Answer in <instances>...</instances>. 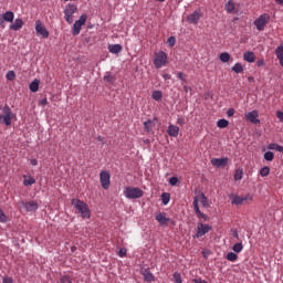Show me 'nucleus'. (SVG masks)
I'll use <instances>...</instances> for the list:
<instances>
[{"mask_svg": "<svg viewBox=\"0 0 283 283\" xmlns=\"http://www.w3.org/2000/svg\"><path fill=\"white\" fill-rule=\"evenodd\" d=\"M71 205L72 207H74L77 213H81L82 218L84 219L91 218V211H90V207H87V203H85L81 199H72Z\"/></svg>", "mask_w": 283, "mask_h": 283, "instance_id": "obj_1", "label": "nucleus"}, {"mask_svg": "<svg viewBox=\"0 0 283 283\" xmlns=\"http://www.w3.org/2000/svg\"><path fill=\"white\" fill-rule=\"evenodd\" d=\"M2 114L0 115V123L1 125H6L10 127L12 125V119L14 117V113H12V108L8 104L0 107Z\"/></svg>", "mask_w": 283, "mask_h": 283, "instance_id": "obj_2", "label": "nucleus"}, {"mask_svg": "<svg viewBox=\"0 0 283 283\" xmlns=\"http://www.w3.org/2000/svg\"><path fill=\"white\" fill-rule=\"evenodd\" d=\"M124 196H126V198H128V200H136L138 198H143L144 192L140 188L126 187L124 190Z\"/></svg>", "mask_w": 283, "mask_h": 283, "instance_id": "obj_3", "label": "nucleus"}, {"mask_svg": "<svg viewBox=\"0 0 283 283\" xmlns=\"http://www.w3.org/2000/svg\"><path fill=\"white\" fill-rule=\"evenodd\" d=\"M78 10L76 4L69 3L64 9V19L66 23H74V13Z\"/></svg>", "mask_w": 283, "mask_h": 283, "instance_id": "obj_4", "label": "nucleus"}, {"mask_svg": "<svg viewBox=\"0 0 283 283\" xmlns=\"http://www.w3.org/2000/svg\"><path fill=\"white\" fill-rule=\"evenodd\" d=\"M271 21V15L269 13L261 14L256 20H254L253 24L255 25L259 32H262L264 28H266V23Z\"/></svg>", "mask_w": 283, "mask_h": 283, "instance_id": "obj_5", "label": "nucleus"}, {"mask_svg": "<svg viewBox=\"0 0 283 283\" xmlns=\"http://www.w3.org/2000/svg\"><path fill=\"white\" fill-rule=\"evenodd\" d=\"M167 61H168L167 53H165L164 51H160L155 54L154 65L157 70H160V67H163L164 65H167Z\"/></svg>", "mask_w": 283, "mask_h": 283, "instance_id": "obj_6", "label": "nucleus"}, {"mask_svg": "<svg viewBox=\"0 0 283 283\" xmlns=\"http://www.w3.org/2000/svg\"><path fill=\"white\" fill-rule=\"evenodd\" d=\"M86 21H87V14H82L80 19L74 22L73 29H72L73 36H78V34H81V28L85 25Z\"/></svg>", "mask_w": 283, "mask_h": 283, "instance_id": "obj_7", "label": "nucleus"}, {"mask_svg": "<svg viewBox=\"0 0 283 283\" xmlns=\"http://www.w3.org/2000/svg\"><path fill=\"white\" fill-rule=\"evenodd\" d=\"M35 32L38 36H42V39H49L50 38V31L45 28V24L41 22V20H38L35 22Z\"/></svg>", "mask_w": 283, "mask_h": 283, "instance_id": "obj_8", "label": "nucleus"}, {"mask_svg": "<svg viewBox=\"0 0 283 283\" xmlns=\"http://www.w3.org/2000/svg\"><path fill=\"white\" fill-rule=\"evenodd\" d=\"M155 220H157V222H159V224L161 227H167V224H176L175 220H171L170 218H167V213L166 212H159L156 217Z\"/></svg>", "mask_w": 283, "mask_h": 283, "instance_id": "obj_9", "label": "nucleus"}, {"mask_svg": "<svg viewBox=\"0 0 283 283\" xmlns=\"http://www.w3.org/2000/svg\"><path fill=\"white\" fill-rule=\"evenodd\" d=\"M111 175H109V171H105V170H102L101 174H99V181H101V185L103 187V189H109V185H112L111 182Z\"/></svg>", "mask_w": 283, "mask_h": 283, "instance_id": "obj_10", "label": "nucleus"}, {"mask_svg": "<svg viewBox=\"0 0 283 283\" xmlns=\"http://www.w3.org/2000/svg\"><path fill=\"white\" fill-rule=\"evenodd\" d=\"M212 227L209 224L198 223L195 238H202V235H207V233H209Z\"/></svg>", "mask_w": 283, "mask_h": 283, "instance_id": "obj_11", "label": "nucleus"}, {"mask_svg": "<svg viewBox=\"0 0 283 283\" xmlns=\"http://www.w3.org/2000/svg\"><path fill=\"white\" fill-rule=\"evenodd\" d=\"M200 19H202V11L200 9H197L190 15H188L187 21L188 23H192L193 25H197Z\"/></svg>", "mask_w": 283, "mask_h": 283, "instance_id": "obj_12", "label": "nucleus"}, {"mask_svg": "<svg viewBox=\"0 0 283 283\" xmlns=\"http://www.w3.org/2000/svg\"><path fill=\"white\" fill-rule=\"evenodd\" d=\"M140 273L144 276L145 282H156V276H154V273H151L149 268L142 269Z\"/></svg>", "mask_w": 283, "mask_h": 283, "instance_id": "obj_13", "label": "nucleus"}, {"mask_svg": "<svg viewBox=\"0 0 283 283\" xmlns=\"http://www.w3.org/2000/svg\"><path fill=\"white\" fill-rule=\"evenodd\" d=\"M258 116V111H252L245 114V119L249 120V123H252L253 125H258L260 123Z\"/></svg>", "mask_w": 283, "mask_h": 283, "instance_id": "obj_14", "label": "nucleus"}, {"mask_svg": "<svg viewBox=\"0 0 283 283\" xmlns=\"http://www.w3.org/2000/svg\"><path fill=\"white\" fill-rule=\"evenodd\" d=\"M229 163V158H212L211 159V165L212 167H226Z\"/></svg>", "mask_w": 283, "mask_h": 283, "instance_id": "obj_15", "label": "nucleus"}, {"mask_svg": "<svg viewBox=\"0 0 283 283\" xmlns=\"http://www.w3.org/2000/svg\"><path fill=\"white\" fill-rule=\"evenodd\" d=\"M156 120H158V117H154V119H148L144 122V129L149 134L154 127H156Z\"/></svg>", "mask_w": 283, "mask_h": 283, "instance_id": "obj_16", "label": "nucleus"}, {"mask_svg": "<svg viewBox=\"0 0 283 283\" xmlns=\"http://www.w3.org/2000/svg\"><path fill=\"white\" fill-rule=\"evenodd\" d=\"M22 207H24L25 211H36L39 209V202L34 200L22 202Z\"/></svg>", "mask_w": 283, "mask_h": 283, "instance_id": "obj_17", "label": "nucleus"}, {"mask_svg": "<svg viewBox=\"0 0 283 283\" xmlns=\"http://www.w3.org/2000/svg\"><path fill=\"white\" fill-rule=\"evenodd\" d=\"M247 200H251V196H247V197H241V196H233L232 197V205H244V202H247Z\"/></svg>", "mask_w": 283, "mask_h": 283, "instance_id": "obj_18", "label": "nucleus"}, {"mask_svg": "<svg viewBox=\"0 0 283 283\" xmlns=\"http://www.w3.org/2000/svg\"><path fill=\"white\" fill-rule=\"evenodd\" d=\"M167 133H168V135H170L172 138H177V136L180 134V127H178V126H176V125H169Z\"/></svg>", "mask_w": 283, "mask_h": 283, "instance_id": "obj_19", "label": "nucleus"}, {"mask_svg": "<svg viewBox=\"0 0 283 283\" xmlns=\"http://www.w3.org/2000/svg\"><path fill=\"white\" fill-rule=\"evenodd\" d=\"M243 60H245L247 63H255V53H253V51L244 52Z\"/></svg>", "mask_w": 283, "mask_h": 283, "instance_id": "obj_20", "label": "nucleus"}, {"mask_svg": "<svg viewBox=\"0 0 283 283\" xmlns=\"http://www.w3.org/2000/svg\"><path fill=\"white\" fill-rule=\"evenodd\" d=\"M108 51L111 52V54H120V52H123V45L111 44L108 45Z\"/></svg>", "mask_w": 283, "mask_h": 283, "instance_id": "obj_21", "label": "nucleus"}, {"mask_svg": "<svg viewBox=\"0 0 283 283\" xmlns=\"http://www.w3.org/2000/svg\"><path fill=\"white\" fill-rule=\"evenodd\" d=\"M224 10H226V12H228V14L235 12V1L229 0L226 3Z\"/></svg>", "mask_w": 283, "mask_h": 283, "instance_id": "obj_22", "label": "nucleus"}, {"mask_svg": "<svg viewBox=\"0 0 283 283\" xmlns=\"http://www.w3.org/2000/svg\"><path fill=\"white\" fill-rule=\"evenodd\" d=\"M23 28V20L15 19L14 23L10 25V30H14V32L19 31Z\"/></svg>", "mask_w": 283, "mask_h": 283, "instance_id": "obj_23", "label": "nucleus"}, {"mask_svg": "<svg viewBox=\"0 0 283 283\" xmlns=\"http://www.w3.org/2000/svg\"><path fill=\"white\" fill-rule=\"evenodd\" d=\"M2 20H3V23H4V21L12 23V21H14V12H12V11L4 12L2 15Z\"/></svg>", "mask_w": 283, "mask_h": 283, "instance_id": "obj_24", "label": "nucleus"}, {"mask_svg": "<svg viewBox=\"0 0 283 283\" xmlns=\"http://www.w3.org/2000/svg\"><path fill=\"white\" fill-rule=\"evenodd\" d=\"M40 83H41V81H39V80H34L33 82H31L29 85L30 92H39Z\"/></svg>", "mask_w": 283, "mask_h": 283, "instance_id": "obj_25", "label": "nucleus"}, {"mask_svg": "<svg viewBox=\"0 0 283 283\" xmlns=\"http://www.w3.org/2000/svg\"><path fill=\"white\" fill-rule=\"evenodd\" d=\"M219 59L222 63H229L231 61V54H229V52H223L219 55Z\"/></svg>", "mask_w": 283, "mask_h": 283, "instance_id": "obj_26", "label": "nucleus"}, {"mask_svg": "<svg viewBox=\"0 0 283 283\" xmlns=\"http://www.w3.org/2000/svg\"><path fill=\"white\" fill-rule=\"evenodd\" d=\"M232 72H234L235 74H242V72H244V66H242L241 63H235L233 66H232Z\"/></svg>", "mask_w": 283, "mask_h": 283, "instance_id": "obj_27", "label": "nucleus"}, {"mask_svg": "<svg viewBox=\"0 0 283 283\" xmlns=\"http://www.w3.org/2000/svg\"><path fill=\"white\" fill-rule=\"evenodd\" d=\"M264 160H266L268 163H273L274 158H275V154H273V151H266L263 155Z\"/></svg>", "mask_w": 283, "mask_h": 283, "instance_id": "obj_28", "label": "nucleus"}, {"mask_svg": "<svg viewBox=\"0 0 283 283\" xmlns=\"http://www.w3.org/2000/svg\"><path fill=\"white\" fill-rule=\"evenodd\" d=\"M271 174V168L269 166H264L263 168L260 169V176L262 178H266Z\"/></svg>", "mask_w": 283, "mask_h": 283, "instance_id": "obj_29", "label": "nucleus"}, {"mask_svg": "<svg viewBox=\"0 0 283 283\" xmlns=\"http://www.w3.org/2000/svg\"><path fill=\"white\" fill-rule=\"evenodd\" d=\"M170 200H171V195L169 192H164L161 195V202H163V205H169Z\"/></svg>", "mask_w": 283, "mask_h": 283, "instance_id": "obj_30", "label": "nucleus"}, {"mask_svg": "<svg viewBox=\"0 0 283 283\" xmlns=\"http://www.w3.org/2000/svg\"><path fill=\"white\" fill-rule=\"evenodd\" d=\"M217 127H219L220 129H224V128L229 127V120H227V119H219L217 122Z\"/></svg>", "mask_w": 283, "mask_h": 283, "instance_id": "obj_31", "label": "nucleus"}, {"mask_svg": "<svg viewBox=\"0 0 283 283\" xmlns=\"http://www.w3.org/2000/svg\"><path fill=\"white\" fill-rule=\"evenodd\" d=\"M268 149H273L275 151H279L280 154H283V146H280L279 144H270L268 146Z\"/></svg>", "mask_w": 283, "mask_h": 283, "instance_id": "obj_32", "label": "nucleus"}, {"mask_svg": "<svg viewBox=\"0 0 283 283\" xmlns=\"http://www.w3.org/2000/svg\"><path fill=\"white\" fill-rule=\"evenodd\" d=\"M243 177L244 170H242V168L237 169L234 172V180H242Z\"/></svg>", "mask_w": 283, "mask_h": 283, "instance_id": "obj_33", "label": "nucleus"}, {"mask_svg": "<svg viewBox=\"0 0 283 283\" xmlns=\"http://www.w3.org/2000/svg\"><path fill=\"white\" fill-rule=\"evenodd\" d=\"M154 101H163V92L161 91H154L151 94Z\"/></svg>", "mask_w": 283, "mask_h": 283, "instance_id": "obj_34", "label": "nucleus"}, {"mask_svg": "<svg viewBox=\"0 0 283 283\" xmlns=\"http://www.w3.org/2000/svg\"><path fill=\"white\" fill-rule=\"evenodd\" d=\"M36 179H34L33 177H29L28 179L23 180V185L24 187H32V185H35Z\"/></svg>", "mask_w": 283, "mask_h": 283, "instance_id": "obj_35", "label": "nucleus"}, {"mask_svg": "<svg viewBox=\"0 0 283 283\" xmlns=\"http://www.w3.org/2000/svg\"><path fill=\"white\" fill-rule=\"evenodd\" d=\"M199 200H200L202 207H209V199L207 198V196H205V193H201L199 196Z\"/></svg>", "mask_w": 283, "mask_h": 283, "instance_id": "obj_36", "label": "nucleus"}, {"mask_svg": "<svg viewBox=\"0 0 283 283\" xmlns=\"http://www.w3.org/2000/svg\"><path fill=\"white\" fill-rule=\"evenodd\" d=\"M242 249H244V245L242 244V242L235 243V244L232 247V251H234V253H241V252H242Z\"/></svg>", "mask_w": 283, "mask_h": 283, "instance_id": "obj_37", "label": "nucleus"}, {"mask_svg": "<svg viewBox=\"0 0 283 283\" xmlns=\"http://www.w3.org/2000/svg\"><path fill=\"white\" fill-rule=\"evenodd\" d=\"M226 259L229 262H235V260H238V254L235 252H229L226 256Z\"/></svg>", "mask_w": 283, "mask_h": 283, "instance_id": "obj_38", "label": "nucleus"}, {"mask_svg": "<svg viewBox=\"0 0 283 283\" xmlns=\"http://www.w3.org/2000/svg\"><path fill=\"white\" fill-rule=\"evenodd\" d=\"M104 81L105 83H114V81H116V77L112 75V73H106V75L104 76Z\"/></svg>", "mask_w": 283, "mask_h": 283, "instance_id": "obj_39", "label": "nucleus"}, {"mask_svg": "<svg viewBox=\"0 0 283 283\" xmlns=\"http://www.w3.org/2000/svg\"><path fill=\"white\" fill-rule=\"evenodd\" d=\"M193 209H195L196 216H197L198 213H200V207L198 206V197H195V198H193Z\"/></svg>", "mask_w": 283, "mask_h": 283, "instance_id": "obj_40", "label": "nucleus"}, {"mask_svg": "<svg viewBox=\"0 0 283 283\" xmlns=\"http://www.w3.org/2000/svg\"><path fill=\"white\" fill-rule=\"evenodd\" d=\"M60 283H72V277L70 275H62L60 277Z\"/></svg>", "mask_w": 283, "mask_h": 283, "instance_id": "obj_41", "label": "nucleus"}, {"mask_svg": "<svg viewBox=\"0 0 283 283\" xmlns=\"http://www.w3.org/2000/svg\"><path fill=\"white\" fill-rule=\"evenodd\" d=\"M6 76H7L8 81H14V78H17V74L14 73V71L7 72Z\"/></svg>", "mask_w": 283, "mask_h": 283, "instance_id": "obj_42", "label": "nucleus"}, {"mask_svg": "<svg viewBox=\"0 0 283 283\" xmlns=\"http://www.w3.org/2000/svg\"><path fill=\"white\" fill-rule=\"evenodd\" d=\"M174 280L176 283H182V275L179 272H175Z\"/></svg>", "mask_w": 283, "mask_h": 283, "instance_id": "obj_43", "label": "nucleus"}, {"mask_svg": "<svg viewBox=\"0 0 283 283\" xmlns=\"http://www.w3.org/2000/svg\"><path fill=\"white\" fill-rule=\"evenodd\" d=\"M169 185H170L171 187H176V186L178 185V177H171V178L169 179Z\"/></svg>", "mask_w": 283, "mask_h": 283, "instance_id": "obj_44", "label": "nucleus"}, {"mask_svg": "<svg viewBox=\"0 0 283 283\" xmlns=\"http://www.w3.org/2000/svg\"><path fill=\"white\" fill-rule=\"evenodd\" d=\"M167 43H168V45H169L170 48H174V45H176V38H175V36L168 38Z\"/></svg>", "mask_w": 283, "mask_h": 283, "instance_id": "obj_45", "label": "nucleus"}, {"mask_svg": "<svg viewBox=\"0 0 283 283\" xmlns=\"http://www.w3.org/2000/svg\"><path fill=\"white\" fill-rule=\"evenodd\" d=\"M198 218H201L202 220H205L206 222L209 220V216H207L206 213H203L202 211L197 213Z\"/></svg>", "mask_w": 283, "mask_h": 283, "instance_id": "obj_46", "label": "nucleus"}, {"mask_svg": "<svg viewBox=\"0 0 283 283\" xmlns=\"http://www.w3.org/2000/svg\"><path fill=\"white\" fill-rule=\"evenodd\" d=\"M0 222H8V217L3 213V210L0 209Z\"/></svg>", "mask_w": 283, "mask_h": 283, "instance_id": "obj_47", "label": "nucleus"}, {"mask_svg": "<svg viewBox=\"0 0 283 283\" xmlns=\"http://www.w3.org/2000/svg\"><path fill=\"white\" fill-rule=\"evenodd\" d=\"M2 283H14V279L12 276H3Z\"/></svg>", "mask_w": 283, "mask_h": 283, "instance_id": "obj_48", "label": "nucleus"}, {"mask_svg": "<svg viewBox=\"0 0 283 283\" xmlns=\"http://www.w3.org/2000/svg\"><path fill=\"white\" fill-rule=\"evenodd\" d=\"M177 76H178V78H179L180 81H184V83H187V76H185V73L179 72V73L177 74Z\"/></svg>", "mask_w": 283, "mask_h": 283, "instance_id": "obj_49", "label": "nucleus"}, {"mask_svg": "<svg viewBox=\"0 0 283 283\" xmlns=\"http://www.w3.org/2000/svg\"><path fill=\"white\" fill-rule=\"evenodd\" d=\"M118 255H119V258H125L127 255V250L126 249H120L118 251Z\"/></svg>", "mask_w": 283, "mask_h": 283, "instance_id": "obj_50", "label": "nucleus"}, {"mask_svg": "<svg viewBox=\"0 0 283 283\" xmlns=\"http://www.w3.org/2000/svg\"><path fill=\"white\" fill-rule=\"evenodd\" d=\"M233 114H235V109L230 108V109L227 111V116H228V118L233 117Z\"/></svg>", "mask_w": 283, "mask_h": 283, "instance_id": "obj_51", "label": "nucleus"}, {"mask_svg": "<svg viewBox=\"0 0 283 283\" xmlns=\"http://www.w3.org/2000/svg\"><path fill=\"white\" fill-rule=\"evenodd\" d=\"M276 118H279V120H280L281 123H283V112H282V111H277V112H276Z\"/></svg>", "mask_w": 283, "mask_h": 283, "instance_id": "obj_52", "label": "nucleus"}, {"mask_svg": "<svg viewBox=\"0 0 283 283\" xmlns=\"http://www.w3.org/2000/svg\"><path fill=\"white\" fill-rule=\"evenodd\" d=\"M256 65H258V67H264V65H265L264 59L258 60Z\"/></svg>", "mask_w": 283, "mask_h": 283, "instance_id": "obj_53", "label": "nucleus"}, {"mask_svg": "<svg viewBox=\"0 0 283 283\" xmlns=\"http://www.w3.org/2000/svg\"><path fill=\"white\" fill-rule=\"evenodd\" d=\"M177 124H178V125H185V118L179 117V118L177 119Z\"/></svg>", "mask_w": 283, "mask_h": 283, "instance_id": "obj_54", "label": "nucleus"}, {"mask_svg": "<svg viewBox=\"0 0 283 283\" xmlns=\"http://www.w3.org/2000/svg\"><path fill=\"white\" fill-rule=\"evenodd\" d=\"M30 163L33 167H36V165H39V160L36 159H31Z\"/></svg>", "mask_w": 283, "mask_h": 283, "instance_id": "obj_55", "label": "nucleus"}, {"mask_svg": "<svg viewBox=\"0 0 283 283\" xmlns=\"http://www.w3.org/2000/svg\"><path fill=\"white\" fill-rule=\"evenodd\" d=\"M163 78H164L165 81H169V78H171V75L165 73V74L163 75Z\"/></svg>", "mask_w": 283, "mask_h": 283, "instance_id": "obj_56", "label": "nucleus"}, {"mask_svg": "<svg viewBox=\"0 0 283 283\" xmlns=\"http://www.w3.org/2000/svg\"><path fill=\"white\" fill-rule=\"evenodd\" d=\"M40 105H43V106L48 105V98L41 99Z\"/></svg>", "mask_w": 283, "mask_h": 283, "instance_id": "obj_57", "label": "nucleus"}, {"mask_svg": "<svg viewBox=\"0 0 283 283\" xmlns=\"http://www.w3.org/2000/svg\"><path fill=\"white\" fill-rule=\"evenodd\" d=\"M97 140L102 143V145H105V138H103V136H98Z\"/></svg>", "mask_w": 283, "mask_h": 283, "instance_id": "obj_58", "label": "nucleus"}, {"mask_svg": "<svg viewBox=\"0 0 283 283\" xmlns=\"http://www.w3.org/2000/svg\"><path fill=\"white\" fill-rule=\"evenodd\" d=\"M233 238H237V239L239 238L238 230L233 231Z\"/></svg>", "mask_w": 283, "mask_h": 283, "instance_id": "obj_59", "label": "nucleus"}, {"mask_svg": "<svg viewBox=\"0 0 283 283\" xmlns=\"http://www.w3.org/2000/svg\"><path fill=\"white\" fill-rule=\"evenodd\" d=\"M0 25L3 28V17L0 15Z\"/></svg>", "mask_w": 283, "mask_h": 283, "instance_id": "obj_60", "label": "nucleus"}, {"mask_svg": "<svg viewBox=\"0 0 283 283\" xmlns=\"http://www.w3.org/2000/svg\"><path fill=\"white\" fill-rule=\"evenodd\" d=\"M276 3H280V6H282L283 0H276Z\"/></svg>", "mask_w": 283, "mask_h": 283, "instance_id": "obj_61", "label": "nucleus"}, {"mask_svg": "<svg viewBox=\"0 0 283 283\" xmlns=\"http://www.w3.org/2000/svg\"><path fill=\"white\" fill-rule=\"evenodd\" d=\"M184 90L187 92V86H185Z\"/></svg>", "mask_w": 283, "mask_h": 283, "instance_id": "obj_62", "label": "nucleus"}, {"mask_svg": "<svg viewBox=\"0 0 283 283\" xmlns=\"http://www.w3.org/2000/svg\"><path fill=\"white\" fill-rule=\"evenodd\" d=\"M253 77H249V81H252Z\"/></svg>", "mask_w": 283, "mask_h": 283, "instance_id": "obj_63", "label": "nucleus"}, {"mask_svg": "<svg viewBox=\"0 0 283 283\" xmlns=\"http://www.w3.org/2000/svg\"><path fill=\"white\" fill-rule=\"evenodd\" d=\"M157 1H161V2H163V1H165V0H157Z\"/></svg>", "mask_w": 283, "mask_h": 283, "instance_id": "obj_64", "label": "nucleus"}]
</instances>
